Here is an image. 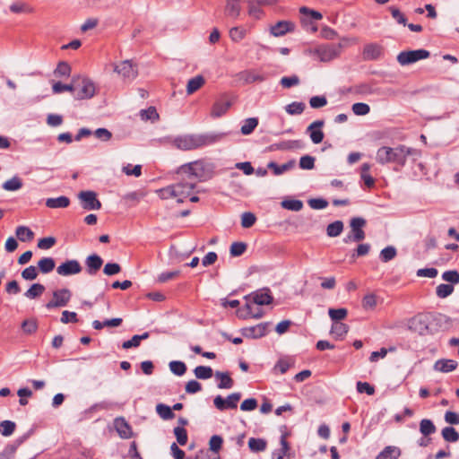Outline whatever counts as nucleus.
Returning <instances> with one entry per match:
<instances>
[{
    "label": "nucleus",
    "instance_id": "nucleus-1",
    "mask_svg": "<svg viewBox=\"0 0 459 459\" xmlns=\"http://www.w3.org/2000/svg\"><path fill=\"white\" fill-rule=\"evenodd\" d=\"M420 155V152L419 150L402 144L394 148L382 146L377 152L376 160L381 165L395 163L398 166L403 167L408 156L419 157Z\"/></svg>",
    "mask_w": 459,
    "mask_h": 459
},
{
    "label": "nucleus",
    "instance_id": "nucleus-2",
    "mask_svg": "<svg viewBox=\"0 0 459 459\" xmlns=\"http://www.w3.org/2000/svg\"><path fill=\"white\" fill-rule=\"evenodd\" d=\"M223 136L225 134H186L175 138L173 144L179 150L191 151L213 144Z\"/></svg>",
    "mask_w": 459,
    "mask_h": 459
},
{
    "label": "nucleus",
    "instance_id": "nucleus-3",
    "mask_svg": "<svg viewBox=\"0 0 459 459\" xmlns=\"http://www.w3.org/2000/svg\"><path fill=\"white\" fill-rule=\"evenodd\" d=\"M177 175L189 178L197 184L199 181H205L212 177L213 166L204 160H199L180 166L177 170Z\"/></svg>",
    "mask_w": 459,
    "mask_h": 459
},
{
    "label": "nucleus",
    "instance_id": "nucleus-4",
    "mask_svg": "<svg viewBox=\"0 0 459 459\" xmlns=\"http://www.w3.org/2000/svg\"><path fill=\"white\" fill-rule=\"evenodd\" d=\"M96 93L95 83L87 77H74V97L76 100L91 99Z\"/></svg>",
    "mask_w": 459,
    "mask_h": 459
},
{
    "label": "nucleus",
    "instance_id": "nucleus-5",
    "mask_svg": "<svg viewBox=\"0 0 459 459\" xmlns=\"http://www.w3.org/2000/svg\"><path fill=\"white\" fill-rule=\"evenodd\" d=\"M178 176V182L176 184H173L177 196H178V202L183 203L186 198L190 196L193 190L196 186V184L195 181L190 179L189 178H185L182 175H177Z\"/></svg>",
    "mask_w": 459,
    "mask_h": 459
},
{
    "label": "nucleus",
    "instance_id": "nucleus-6",
    "mask_svg": "<svg viewBox=\"0 0 459 459\" xmlns=\"http://www.w3.org/2000/svg\"><path fill=\"white\" fill-rule=\"evenodd\" d=\"M113 71L117 74L125 82H131L138 74L137 67L131 60H124L112 64Z\"/></svg>",
    "mask_w": 459,
    "mask_h": 459
},
{
    "label": "nucleus",
    "instance_id": "nucleus-7",
    "mask_svg": "<svg viewBox=\"0 0 459 459\" xmlns=\"http://www.w3.org/2000/svg\"><path fill=\"white\" fill-rule=\"evenodd\" d=\"M366 225V221L363 218H352L350 222L351 228V234L344 238L343 241L349 243L351 241L359 242L365 238V232L362 228Z\"/></svg>",
    "mask_w": 459,
    "mask_h": 459
},
{
    "label": "nucleus",
    "instance_id": "nucleus-8",
    "mask_svg": "<svg viewBox=\"0 0 459 459\" xmlns=\"http://www.w3.org/2000/svg\"><path fill=\"white\" fill-rule=\"evenodd\" d=\"M429 52L425 49L403 51L397 56V61L402 65H407L419 60L428 58Z\"/></svg>",
    "mask_w": 459,
    "mask_h": 459
},
{
    "label": "nucleus",
    "instance_id": "nucleus-9",
    "mask_svg": "<svg viewBox=\"0 0 459 459\" xmlns=\"http://www.w3.org/2000/svg\"><path fill=\"white\" fill-rule=\"evenodd\" d=\"M72 297V293L68 289H61L53 292V298L46 304L48 309L61 307L67 305Z\"/></svg>",
    "mask_w": 459,
    "mask_h": 459
},
{
    "label": "nucleus",
    "instance_id": "nucleus-10",
    "mask_svg": "<svg viewBox=\"0 0 459 459\" xmlns=\"http://www.w3.org/2000/svg\"><path fill=\"white\" fill-rule=\"evenodd\" d=\"M241 398L240 393H233L230 394L226 399L218 395L214 398V406L220 411H225L227 409H236L238 403Z\"/></svg>",
    "mask_w": 459,
    "mask_h": 459
},
{
    "label": "nucleus",
    "instance_id": "nucleus-11",
    "mask_svg": "<svg viewBox=\"0 0 459 459\" xmlns=\"http://www.w3.org/2000/svg\"><path fill=\"white\" fill-rule=\"evenodd\" d=\"M82 206L85 210H100L101 203L97 199V195L93 191H82L78 195Z\"/></svg>",
    "mask_w": 459,
    "mask_h": 459
},
{
    "label": "nucleus",
    "instance_id": "nucleus-12",
    "mask_svg": "<svg viewBox=\"0 0 459 459\" xmlns=\"http://www.w3.org/2000/svg\"><path fill=\"white\" fill-rule=\"evenodd\" d=\"M232 102L226 95H221L216 100L211 109V117L213 118H219L224 116L230 108Z\"/></svg>",
    "mask_w": 459,
    "mask_h": 459
},
{
    "label": "nucleus",
    "instance_id": "nucleus-13",
    "mask_svg": "<svg viewBox=\"0 0 459 459\" xmlns=\"http://www.w3.org/2000/svg\"><path fill=\"white\" fill-rule=\"evenodd\" d=\"M82 267L81 264L74 259L72 260H66L65 262L62 263L60 265L56 268V273L60 276H70L78 274L82 272Z\"/></svg>",
    "mask_w": 459,
    "mask_h": 459
},
{
    "label": "nucleus",
    "instance_id": "nucleus-14",
    "mask_svg": "<svg viewBox=\"0 0 459 459\" xmlns=\"http://www.w3.org/2000/svg\"><path fill=\"white\" fill-rule=\"evenodd\" d=\"M310 52L316 56L321 62H329L338 56V48L333 45H324Z\"/></svg>",
    "mask_w": 459,
    "mask_h": 459
},
{
    "label": "nucleus",
    "instance_id": "nucleus-15",
    "mask_svg": "<svg viewBox=\"0 0 459 459\" xmlns=\"http://www.w3.org/2000/svg\"><path fill=\"white\" fill-rule=\"evenodd\" d=\"M270 323H260L254 326L245 327L242 329V334L246 338L257 339L267 334Z\"/></svg>",
    "mask_w": 459,
    "mask_h": 459
},
{
    "label": "nucleus",
    "instance_id": "nucleus-16",
    "mask_svg": "<svg viewBox=\"0 0 459 459\" xmlns=\"http://www.w3.org/2000/svg\"><path fill=\"white\" fill-rule=\"evenodd\" d=\"M324 125V120H316L307 126V133L313 143L318 144L324 140L325 134L322 131Z\"/></svg>",
    "mask_w": 459,
    "mask_h": 459
},
{
    "label": "nucleus",
    "instance_id": "nucleus-17",
    "mask_svg": "<svg viewBox=\"0 0 459 459\" xmlns=\"http://www.w3.org/2000/svg\"><path fill=\"white\" fill-rule=\"evenodd\" d=\"M288 433L284 432L281 436V448L273 452V459H288L290 455V445L287 441Z\"/></svg>",
    "mask_w": 459,
    "mask_h": 459
},
{
    "label": "nucleus",
    "instance_id": "nucleus-18",
    "mask_svg": "<svg viewBox=\"0 0 459 459\" xmlns=\"http://www.w3.org/2000/svg\"><path fill=\"white\" fill-rule=\"evenodd\" d=\"M85 264H86L87 273L90 275H94L100 269V267L103 264V260L101 259V257L100 255L93 254V255H89L86 258Z\"/></svg>",
    "mask_w": 459,
    "mask_h": 459
},
{
    "label": "nucleus",
    "instance_id": "nucleus-19",
    "mask_svg": "<svg viewBox=\"0 0 459 459\" xmlns=\"http://www.w3.org/2000/svg\"><path fill=\"white\" fill-rule=\"evenodd\" d=\"M242 0H226L225 14L231 18H238L241 12Z\"/></svg>",
    "mask_w": 459,
    "mask_h": 459
},
{
    "label": "nucleus",
    "instance_id": "nucleus-20",
    "mask_svg": "<svg viewBox=\"0 0 459 459\" xmlns=\"http://www.w3.org/2000/svg\"><path fill=\"white\" fill-rule=\"evenodd\" d=\"M295 165H296V161L294 160H290L282 165H278L276 162L271 161L267 164V168L272 169L275 176H279V175H281L282 173L293 169L295 167Z\"/></svg>",
    "mask_w": 459,
    "mask_h": 459
},
{
    "label": "nucleus",
    "instance_id": "nucleus-21",
    "mask_svg": "<svg viewBox=\"0 0 459 459\" xmlns=\"http://www.w3.org/2000/svg\"><path fill=\"white\" fill-rule=\"evenodd\" d=\"M457 362L454 359H438L434 365V369L437 371L448 373L457 368Z\"/></svg>",
    "mask_w": 459,
    "mask_h": 459
},
{
    "label": "nucleus",
    "instance_id": "nucleus-22",
    "mask_svg": "<svg viewBox=\"0 0 459 459\" xmlns=\"http://www.w3.org/2000/svg\"><path fill=\"white\" fill-rule=\"evenodd\" d=\"M205 83V79L203 75H196L191 78L186 84V93L192 95L199 89H201Z\"/></svg>",
    "mask_w": 459,
    "mask_h": 459
},
{
    "label": "nucleus",
    "instance_id": "nucleus-23",
    "mask_svg": "<svg viewBox=\"0 0 459 459\" xmlns=\"http://www.w3.org/2000/svg\"><path fill=\"white\" fill-rule=\"evenodd\" d=\"M292 23L285 21L278 22L271 28V33L275 37L283 36L288 31L292 30Z\"/></svg>",
    "mask_w": 459,
    "mask_h": 459
},
{
    "label": "nucleus",
    "instance_id": "nucleus-24",
    "mask_svg": "<svg viewBox=\"0 0 459 459\" xmlns=\"http://www.w3.org/2000/svg\"><path fill=\"white\" fill-rule=\"evenodd\" d=\"M253 303L256 305H269L273 301V297L269 294V291H256L251 295Z\"/></svg>",
    "mask_w": 459,
    "mask_h": 459
},
{
    "label": "nucleus",
    "instance_id": "nucleus-25",
    "mask_svg": "<svg viewBox=\"0 0 459 459\" xmlns=\"http://www.w3.org/2000/svg\"><path fill=\"white\" fill-rule=\"evenodd\" d=\"M115 427L121 437H130L131 428L123 418H118L115 420Z\"/></svg>",
    "mask_w": 459,
    "mask_h": 459
},
{
    "label": "nucleus",
    "instance_id": "nucleus-26",
    "mask_svg": "<svg viewBox=\"0 0 459 459\" xmlns=\"http://www.w3.org/2000/svg\"><path fill=\"white\" fill-rule=\"evenodd\" d=\"M349 331V326L341 322H333L331 327V334L335 339H342Z\"/></svg>",
    "mask_w": 459,
    "mask_h": 459
},
{
    "label": "nucleus",
    "instance_id": "nucleus-27",
    "mask_svg": "<svg viewBox=\"0 0 459 459\" xmlns=\"http://www.w3.org/2000/svg\"><path fill=\"white\" fill-rule=\"evenodd\" d=\"M401 455V450L397 446H386L376 459H398Z\"/></svg>",
    "mask_w": 459,
    "mask_h": 459
},
{
    "label": "nucleus",
    "instance_id": "nucleus-28",
    "mask_svg": "<svg viewBox=\"0 0 459 459\" xmlns=\"http://www.w3.org/2000/svg\"><path fill=\"white\" fill-rule=\"evenodd\" d=\"M16 237L22 242L31 241L34 238L33 231L26 226H19L15 230Z\"/></svg>",
    "mask_w": 459,
    "mask_h": 459
},
{
    "label": "nucleus",
    "instance_id": "nucleus-29",
    "mask_svg": "<svg viewBox=\"0 0 459 459\" xmlns=\"http://www.w3.org/2000/svg\"><path fill=\"white\" fill-rule=\"evenodd\" d=\"M70 200L66 196H59L56 198H48L46 200V205L48 208H65L69 205Z\"/></svg>",
    "mask_w": 459,
    "mask_h": 459
},
{
    "label": "nucleus",
    "instance_id": "nucleus-30",
    "mask_svg": "<svg viewBox=\"0 0 459 459\" xmlns=\"http://www.w3.org/2000/svg\"><path fill=\"white\" fill-rule=\"evenodd\" d=\"M45 291V286L40 283H33L24 293L29 299H34L40 297Z\"/></svg>",
    "mask_w": 459,
    "mask_h": 459
},
{
    "label": "nucleus",
    "instance_id": "nucleus-31",
    "mask_svg": "<svg viewBox=\"0 0 459 459\" xmlns=\"http://www.w3.org/2000/svg\"><path fill=\"white\" fill-rule=\"evenodd\" d=\"M56 266L55 260L52 257H43L38 262V268L42 273H48Z\"/></svg>",
    "mask_w": 459,
    "mask_h": 459
},
{
    "label": "nucleus",
    "instance_id": "nucleus-32",
    "mask_svg": "<svg viewBox=\"0 0 459 459\" xmlns=\"http://www.w3.org/2000/svg\"><path fill=\"white\" fill-rule=\"evenodd\" d=\"M371 166L368 163L361 165L360 177L367 187L371 188L375 186V179L369 175Z\"/></svg>",
    "mask_w": 459,
    "mask_h": 459
},
{
    "label": "nucleus",
    "instance_id": "nucleus-33",
    "mask_svg": "<svg viewBox=\"0 0 459 459\" xmlns=\"http://www.w3.org/2000/svg\"><path fill=\"white\" fill-rule=\"evenodd\" d=\"M149 338V333L145 332L143 334H136L134 335L130 340L126 341L123 342L122 347L123 349H130V348H136L140 345V342L142 340H146Z\"/></svg>",
    "mask_w": 459,
    "mask_h": 459
},
{
    "label": "nucleus",
    "instance_id": "nucleus-34",
    "mask_svg": "<svg viewBox=\"0 0 459 459\" xmlns=\"http://www.w3.org/2000/svg\"><path fill=\"white\" fill-rule=\"evenodd\" d=\"M437 430L436 426L432 422V420L429 419H423L420 422V431L424 437H429V435L435 433Z\"/></svg>",
    "mask_w": 459,
    "mask_h": 459
},
{
    "label": "nucleus",
    "instance_id": "nucleus-35",
    "mask_svg": "<svg viewBox=\"0 0 459 459\" xmlns=\"http://www.w3.org/2000/svg\"><path fill=\"white\" fill-rule=\"evenodd\" d=\"M258 126V119L256 117L247 118L240 129L243 135L250 134Z\"/></svg>",
    "mask_w": 459,
    "mask_h": 459
},
{
    "label": "nucleus",
    "instance_id": "nucleus-36",
    "mask_svg": "<svg viewBox=\"0 0 459 459\" xmlns=\"http://www.w3.org/2000/svg\"><path fill=\"white\" fill-rule=\"evenodd\" d=\"M343 230V223L342 221H335L330 223L326 228V234L331 237H338Z\"/></svg>",
    "mask_w": 459,
    "mask_h": 459
},
{
    "label": "nucleus",
    "instance_id": "nucleus-37",
    "mask_svg": "<svg viewBox=\"0 0 459 459\" xmlns=\"http://www.w3.org/2000/svg\"><path fill=\"white\" fill-rule=\"evenodd\" d=\"M443 438L446 442L455 443L459 440V433L453 427H446L441 431Z\"/></svg>",
    "mask_w": 459,
    "mask_h": 459
},
{
    "label": "nucleus",
    "instance_id": "nucleus-38",
    "mask_svg": "<svg viewBox=\"0 0 459 459\" xmlns=\"http://www.w3.org/2000/svg\"><path fill=\"white\" fill-rule=\"evenodd\" d=\"M215 376L217 378H219L221 380L220 383L218 384V387L220 389H224V388L229 389V388L232 387L233 380L229 376L228 373L217 371Z\"/></svg>",
    "mask_w": 459,
    "mask_h": 459
},
{
    "label": "nucleus",
    "instance_id": "nucleus-39",
    "mask_svg": "<svg viewBox=\"0 0 459 459\" xmlns=\"http://www.w3.org/2000/svg\"><path fill=\"white\" fill-rule=\"evenodd\" d=\"M22 181L17 176L13 177L3 184V188L6 191H17L22 188Z\"/></svg>",
    "mask_w": 459,
    "mask_h": 459
},
{
    "label": "nucleus",
    "instance_id": "nucleus-40",
    "mask_svg": "<svg viewBox=\"0 0 459 459\" xmlns=\"http://www.w3.org/2000/svg\"><path fill=\"white\" fill-rule=\"evenodd\" d=\"M294 365V360L290 358L280 359L274 366V370H278L280 373L284 374L290 368Z\"/></svg>",
    "mask_w": 459,
    "mask_h": 459
},
{
    "label": "nucleus",
    "instance_id": "nucleus-41",
    "mask_svg": "<svg viewBox=\"0 0 459 459\" xmlns=\"http://www.w3.org/2000/svg\"><path fill=\"white\" fill-rule=\"evenodd\" d=\"M195 376L199 379H209L212 377L213 371L211 367L197 366L194 369Z\"/></svg>",
    "mask_w": 459,
    "mask_h": 459
},
{
    "label": "nucleus",
    "instance_id": "nucleus-42",
    "mask_svg": "<svg viewBox=\"0 0 459 459\" xmlns=\"http://www.w3.org/2000/svg\"><path fill=\"white\" fill-rule=\"evenodd\" d=\"M266 441L263 438L251 437L248 440V446L252 452H262L266 448Z\"/></svg>",
    "mask_w": 459,
    "mask_h": 459
},
{
    "label": "nucleus",
    "instance_id": "nucleus-43",
    "mask_svg": "<svg viewBox=\"0 0 459 459\" xmlns=\"http://www.w3.org/2000/svg\"><path fill=\"white\" fill-rule=\"evenodd\" d=\"M10 10H11V12H13L14 13H31L34 12V9L31 6H30L29 4H27L26 3H23V2L13 3L10 5Z\"/></svg>",
    "mask_w": 459,
    "mask_h": 459
},
{
    "label": "nucleus",
    "instance_id": "nucleus-44",
    "mask_svg": "<svg viewBox=\"0 0 459 459\" xmlns=\"http://www.w3.org/2000/svg\"><path fill=\"white\" fill-rule=\"evenodd\" d=\"M381 47L376 44H369L364 48V55L367 58L376 59L381 55Z\"/></svg>",
    "mask_w": 459,
    "mask_h": 459
},
{
    "label": "nucleus",
    "instance_id": "nucleus-45",
    "mask_svg": "<svg viewBox=\"0 0 459 459\" xmlns=\"http://www.w3.org/2000/svg\"><path fill=\"white\" fill-rule=\"evenodd\" d=\"M397 255L396 248L393 246H388L381 250L379 257L382 262L387 263L393 260Z\"/></svg>",
    "mask_w": 459,
    "mask_h": 459
},
{
    "label": "nucleus",
    "instance_id": "nucleus-46",
    "mask_svg": "<svg viewBox=\"0 0 459 459\" xmlns=\"http://www.w3.org/2000/svg\"><path fill=\"white\" fill-rule=\"evenodd\" d=\"M156 411L163 420H171L175 417L171 408L163 403L157 404Z\"/></svg>",
    "mask_w": 459,
    "mask_h": 459
},
{
    "label": "nucleus",
    "instance_id": "nucleus-47",
    "mask_svg": "<svg viewBox=\"0 0 459 459\" xmlns=\"http://www.w3.org/2000/svg\"><path fill=\"white\" fill-rule=\"evenodd\" d=\"M16 428V424L12 420H3L0 422V433L4 437L13 435Z\"/></svg>",
    "mask_w": 459,
    "mask_h": 459
},
{
    "label": "nucleus",
    "instance_id": "nucleus-48",
    "mask_svg": "<svg viewBox=\"0 0 459 459\" xmlns=\"http://www.w3.org/2000/svg\"><path fill=\"white\" fill-rule=\"evenodd\" d=\"M282 208L290 211L299 212L303 208V203L300 200L290 199L283 200L281 203Z\"/></svg>",
    "mask_w": 459,
    "mask_h": 459
},
{
    "label": "nucleus",
    "instance_id": "nucleus-49",
    "mask_svg": "<svg viewBox=\"0 0 459 459\" xmlns=\"http://www.w3.org/2000/svg\"><path fill=\"white\" fill-rule=\"evenodd\" d=\"M52 90L55 94H58L63 91H71L74 93V77L72 79V82L70 84H64L61 82H55L52 86Z\"/></svg>",
    "mask_w": 459,
    "mask_h": 459
},
{
    "label": "nucleus",
    "instance_id": "nucleus-50",
    "mask_svg": "<svg viewBox=\"0 0 459 459\" xmlns=\"http://www.w3.org/2000/svg\"><path fill=\"white\" fill-rule=\"evenodd\" d=\"M169 366L170 371L176 376H183L186 371V366L182 361L173 360L169 362Z\"/></svg>",
    "mask_w": 459,
    "mask_h": 459
},
{
    "label": "nucleus",
    "instance_id": "nucleus-51",
    "mask_svg": "<svg viewBox=\"0 0 459 459\" xmlns=\"http://www.w3.org/2000/svg\"><path fill=\"white\" fill-rule=\"evenodd\" d=\"M305 109V104L303 102H291L285 107V110L290 115H299Z\"/></svg>",
    "mask_w": 459,
    "mask_h": 459
},
{
    "label": "nucleus",
    "instance_id": "nucleus-52",
    "mask_svg": "<svg viewBox=\"0 0 459 459\" xmlns=\"http://www.w3.org/2000/svg\"><path fill=\"white\" fill-rule=\"evenodd\" d=\"M348 311L346 308H330L328 315L330 318L334 322H339L347 316Z\"/></svg>",
    "mask_w": 459,
    "mask_h": 459
},
{
    "label": "nucleus",
    "instance_id": "nucleus-53",
    "mask_svg": "<svg viewBox=\"0 0 459 459\" xmlns=\"http://www.w3.org/2000/svg\"><path fill=\"white\" fill-rule=\"evenodd\" d=\"M302 147L303 143L300 140L284 141L277 145V148L280 150L300 149Z\"/></svg>",
    "mask_w": 459,
    "mask_h": 459
},
{
    "label": "nucleus",
    "instance_id": "nucleus-54",
    "mask_svg": "<svg viewBox=\"0 0 459 459\" xmlns=\"http://www.w3.org/2000/svg\"><path fill=\"white\" fill-rule=\"evenodd\" d=\"M256 221V217L253 212H246L241 215V226L245 229L251 228Z\"/></svg>",
    "mask_w": 459,
    "mask_h": 459
},
{
    "label": "nucleus",
    "instance_id": "nucleus-55",
    "mask_svg": "<svg viewBox=\"0 0 459 459\" xmlns=\"http://www.w3.org/2000/svg\"><path fill=\"white\" fill-rule=\"evenodd\" d=\"M454 291V287L451 284H439L436 289V293L438 298L445 299Z\"/></svg>",
    "mask_w": 459,
    "mask_h": 459
},
{
    "label": "nucleus",
    "instance_id": "nucleus-56",
    "mask_svg": "<svg viewBox=\"0 0 459 459\" xmlns=\"http://www.w3.org/2000/svg\"><path fill=\"white\" fill-rule=\"evenodd\" d=\"M71 73L70 65L65 62H60L54 71L56 76L58 77H68Z\"/></svg>",
    "mask_w": 459,
    "mask_h": 459
},
{
    "label": "nucleus",
    "instance_id": "nucleus-57",
    "mask_svg": "<svg viewBox=\"0 0 459 459\" xmlns=\"http://www.w3.org/2000/svg\"><path fill=\"white\" fill-rule=\"evenodd\" d=\"M246 33H247V30L244 28L233 27L230 30V37L233 41L238 42L245 38Z\"/></svg>",
    "mask_w": 459,
    "mask_h": 459
},
{
    "label": "nucleus",
    "instance_id": "nucleus-58",
    "mask_svg": "<svg viewBox=\"0 0 459 459\" xmlns=\"http://www.w3.org/2000/svg\"><path fill=\"white\" fill-rule=\"evenodd\" d=\"M141 118L143 120H152L155 121L159 118V114L157 113V110L153 107H150L147 109H143L140 112Z\"/></svg>",
    "mask_w": 459,
    "mask_h": 459
},
{
    "label": "nucleus",
    "instance_id": "nucleus-59",
    "mask_svg": "<svg viewBox=\"0 0 459 459\" xmlns=\"http://www.w3.org/2000/svg\"><path fill=\"white\" fill-rule=\"evenodd\" d=\"M352 112L357 116L368 115L370 111V108L368 104L362 102L354 103L351 107Z\"/></svg>",
    "mask_w": 459,
    "mask_h": 459
},
{
    "label": "nucleus",
    "instance_id": "nucleus-60",
    "mask_svg": "<svg viewBox=\"0 0 459 459\" xmlns=\"http://www.w3.org/2000/svg\"><path fill=\"white\" fill-rule=\"evenodd\" d=\"M158 195L161 199L177 198V194L173 185L168 186L158 190Z\"/></svg>",
    "mask_w": 459,
    "mask_h": 459
},
{
    "label": "nucleus",
    "instance_id": "nucleus-61",
    "mask_svg": "<svg viewBox=\"0 0 459 459\" xmlns=\"http://www.w3.org/2000/svg\"><path fill=\"white\" fill-rule=\"evenodd\" d=\"M247 245L243 242H234L231 244L230 253L231 256H239L244 254Z\"/></svg>",
    "mask_w": 459,
    "mask_h": 459
},
{
    "label": "nucleus",
    "instance_id": "nucleus-62",
    "mask_svg": "<svg viewBox=\"0 0 459 459\" xmlns=\"http://www.w3.org/2000/svg\"><path fill=\"white\" fill-rule=\"evenodd\" d=\"M299 82H300L299 78L297 75H292V76H289V77L285 76V77H282L280 81L281 85L286 89L291 88L293 86H297L299 84Z\"/></svg>",
    "mask_w": 459,
    "mask_h": 459
},
{
    "label": "nucleus",
    "instance_id": "nucleus-63",
    "mask_svg": "<svg viewBox=\"0 0 459 459\" xmlns=\"http://www.w3.org/2000/svg\"><path fill=\"white\" fill-rule=\"evenodd\" d=\"M222 443H223V439L221 436H218V435L212 436L209 441L210 450L215 454H218V452L221 448Z\"/></svg>",
    "mask_w": 459,
    "mask_h": 459
},
{
    "label": "nucleus",
    "instance_id": "nucleus-64",
    "mask_svg": "<svg viewBox=\"0 0 459 459\" xmlns=\"http://www.w3.org/2000/svg\"><path fill=\"white\" fill-rule=\"evenodd\" d=\"M377 306V296L375 294H367L362 299V307L364 309H374Z\"/></svg>",
    "mask_w": 459,
    "mask_h": 459
}]
</instances>
